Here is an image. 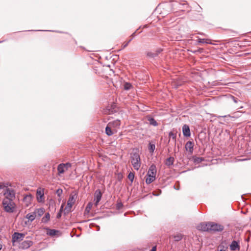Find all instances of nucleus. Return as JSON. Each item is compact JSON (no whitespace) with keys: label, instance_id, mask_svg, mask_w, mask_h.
Here are the masks:
<instances>
[{"label":"nucleus","instance_id":"f257e3e1","mask_svg":"<svg viewBox=\"0 0 251 251\" xmlns=\"http://www.w3.org/2000/svg\"><path fill=\"white\" fill-rule=\"evenodd\" d=\"M130 159L134 168L138 170L141 166V159L138 150H134L131 153Z\"/></svg>","mask_w":251,"mask_h":251},{"label":"nucleus","instance_id":"f03ea898","mask_svg":"<svg viewBox=\"0 0 251 251\" xmlns=\"http://www.w3.org/2000/svg\"><path fill=\"white\" fill-rule=\"evenodd\" d=\"M2 205L4 210L8 213H12L14 211L15 203L11 200L4 198L2 201Z\"/></svg>","mask_w":251,"mask_h":251},{"label":"nucleus","instance_id":"7ed1b4c3","mask_svg":"<svg viewBox=\"0 0 251 251\" xmlns=\"http://www.w3.org/2000/svg\"><path fill=\"white\" fill-rule=\"evenodd\" d=\"M75 201V195H71L68 200L67 206L64 209V214H67L71 211L73 204Z\"/></svg>","mask_w":251,"mask_h":251},{"label":"nucleus","instance_id":"20e7f679","mask_svg":"<svg viewBox=\"0 0 251 251\" xmlns=\"http://www.w3.org/2000/svg\"><path fill=\"white\" fill-rule=\"evenodd\" d=\"M223 229V226L213 222H209V231H222Z\"/></svg>","mask_w":251,"mask_h":251},{"label":"nucleus","instance_id":"39448f33","mask_svg":"<svg viewBox=\"0 0 251 251\" xmlns=\"http://www.w3.org/2000/svg\"><path fill=\"white\" fill-rule=\"evenodd\" d=\"M4 195L5 196L4 198H7L9 200H11L12 201H13V199L15 197L14 190L9 189V188L6 189V191L4 192Z\"/></svg>","mask_w":251,"mask_h":251},{"label":"nucleus","instance_id":"423d86ee","mask_svg":"<svg viewBox=\"0 0 251 251\" xmlns=\"http://www.w3.org/2000/svg\"><path fill=\"white\" fill-rule=\"evenodd\" d=\"M110 127H111L113 130L116 132L117 129L120 127L121 125V122L119 120H116L112 122H110L108 123Z\"/></svg>","mask_w":251,"mask_h":251},{"label":"nucleus","instance_id":"0eeeda50","mask_svg":"<svg viewBox=\"0 0 251 251\" xmlns=\"http://www.w3.org/2000/svg\"><path fill=\"white\" fill-rule=\"evenodd\" d=\"M25 236L24 233L15 232L12 235V242L22 241Z\"/></svg>","mask_w":251,"mask_h":251},{"label":"nucleus","instance_id":"6e6552de","mask_svg":"<svg viewBox=\"0 0 251 251\" xmlns=\"http://www.w3.org/2000/svg\"><path fill=\"white\" fill-rule=\"evenodd\" d=\"M102 197V193L100 190L97 189L94 193V201H95V204L97 206L99 202L101 200Z\"/></svg>","mask_w":251,"mask_h":251},{"label":"nucleus","instance_id":"1a4fd4ad","mask_svg":"<svg viewBox=\"0 0 251 251\" xmlns=\"http://www.w3.org/2000/svg\"><path fill=\"white\" fill-rule=\"evenodd\" d=\"M197 228L199 230H202L204 231H209V222L208 223H201L200 224Z\"/></svg>","mask_w":251,"mask_h":251},{"label":"nucleus","instance_id":"9d476101","mask_svg":"<svg viewBox=\"0 0 251 251\" xmlns=\"http://www.w3.org/2000/svg\"><path fill=\"white\" fill-rule=\"evenodd\" d=\"M33 244L32 241L30 240H25L22 242L20 245V248L23 250H25L29 248Z\"/></svg>","mask_w":251,"mask_h":251},{"label":"nucleus","instance_id":"9b49d317","mask_svg":"<svg viewBox=\"0 0 251 251\" xmlns=\"http://www.w3.org/2000/svg\"><path fill=\"white\" fill-rule=\"evenodd\" d=\"M156 174V166L154 164H152L149 168L147 176H152L155 177Z\"/></svg>","mask_w":251,"mask_h":251},{"label":"nucleus","instance_id":"f8f14e48","mask_svg":"<svg viewBox=\"0 0 251 251\" xmlns=\"http://www.w3.org/2000/svg\"><path fill=\"white\" fill-rule=\"evenodd\" d=\"M229 247H230V249L231 251H239L240 249V247L239 245V242L238 241L233 240L232 241L231 243L230 244Z\"/></svg>","mask_w":251,"mask_h":251},{"label":"nucleus","instance_id":"ddd939ff","mask_svg":"<svg viewBox=\"0 0 251 251\" xmlns=\"http://www.w3.org/2000/svg\"><path fill=\"white\" fill-rule=\"evenodd\" d=\"M185 148L187 151L192 154L194 150V143L190 141H188L185 144Z\"/></svg>","mask_w":251,"mask_h":251},{"label":"nucleus","instance_id":"4468645a","mask_svg":"<svg viewBox=\"0 0 251 251\" xmlns=\"http://www.w3.org/2000/svg\"><path fill=\"white\" fill-rule=\"evenodd\" d=\"M162 51V49H158L155 52H148L147 53V55L148 57L151 58H155L157 57L159 54Z\"/></svg>","mask_w":251,"mask_h":251},{"label":"nucleus","instance_id":"2eb2a0df","mask_svg":"<svg viewBox=\"0 0 251 251\" xmlns=\"http://www.w3.org/2000/svg\"><path fill=\"white\" fill-rule=\"evenodd\" d=\"M182 132L183 135L185 137H190V131L189 126L187 125H184L182 126Z\"/></svg>","mask_w":251,"mask_h":251},{"label":"nucleus","instance_id":"dca6fc26","mask_svg":"<svg viewBox=\"0 0 251 251\" xmlns=\"http://www.w3.org/2000/svg\"><path fill=\"white\" fill-rule=\"evenodd\" d=\"M116 132L113 130V129L110 127L108 124L107 125V126L105 127V133L108 136H111Z\"/></svg>","mask_w":251,"mask_h":251},{"label":"nucleus","instance_id":"f3484780","mask_svg":"<svg viewBox=\"0 0 251 251\" xmlns=\"http://www.w3.org/2000/svg\"><path fill=\"white\" fill-rule=\"evenodd\" d=\"M44 212H45V209L44 208H37L34 212V213H35V215H36V214H37L39 217H41L43 215Z\"/></svg>","mask_w":251,"mask_h":251},{"label":"nucleus","instance_id":"a211bd4d","mask_svg":"<svg viewBox=\"0 0 251 251\" xmlns=\"http://www.w3.org/2000/svg\"><path fill=\"white\" fill-rule=\"evenodd\" d=\"M175 159L173 157H170L168 158L165 161V164L168 167L173 165Z\"/></svg>","mask_w":251,"mask_h":251},{"label":"nucleus","instance_id":"6ab92c4d","mask_svg":"<svg viewBox=\"0 0 251 251\" xmlns=\"http://www.w3.org/2000/svg\"><path fill=\"white\" fill-rule=\"evenodd\" d=\"M148 120L149 122V124L151 125H152L154 126H158V123L153 118L150 117L148 119Z\"/></svg>","mask_w":251,"mask_h":251},{"label":"nucleus","instance_id":"aec40b11","mask_svg":"<svg viewBox=\"0 0 251 251\" xmlns=\"http://www.w3.org/2000/svg\"><path fill=\"white\" fill-rule=\"evenodd\" d=\"M26 218L28 219L30 222H32L36 218V215L33 212L32 214L28 213L26 215Z\"/></svg>","mask_w":251,"mask_h":251},{"label":"nucleus","instance_id":"412c9836","mask_svg":"<svg viewBox=\"0 0 251 251\" xmlns=\"http://www.w3.org/2000/svg\"><path fill=\"white\" fill-rule=\"evenodd\" d=\"M64 165L63 164H59L57 167V170L59 174H63L64 173Z\"/></svg>","mask_w":251,"mask_h":251},{"label":"nucleus","instance_id":"4be33fe9","mask_svg":"<svg viewBox=\"0 0 251 251\" xmlns=\"http://www.w3.org/2000/svg\"><path fill=\"white\" fill-rule=\"evenodd\" d=\"M50 219V215L49 213H47L45 214V216L42 218V222L44 223H47Z\"/></svg>","mask_w":251,"mask_h":251},{"label":"nucleus","instance_id":"5701e85b","mask_svg":"<svg viewBox=\"0 0 251 251\" xmlns=\"http://www.w3.org/2000/svg\"><path fill=\"white\" fill-rule=\"evenodd\" d=\"M155 179V177H153L152 176H147V178L146 179V182L147 184H150Z\"/></svg>","mask_w":251,"mask_h":251},{"label":"nucleus","instance_id":"b1692460","mask_svg":"<svg viewBox=\"0 0 251 251\" xmlns=\"http://www.w3.org/2000/svg\"><path fill=\"white\" fill-rule=\"evenodd\" d=\"M57 232H58V230L49 229L47 234L50 236H54L57 234Z\"/></svg>","mask_w":251,"mask_h":251},{"label":"nucleus","instance_id":"393cba45","mask_svg":"<svg viewBox=\"0 0 251 251\" xmlns=\"http://www.w3.org/2000/svg\"><path fill=\"white\" fill-rule=\"evenodd\" d=\"M92 206H93V204H92V202H89V203L87 204V206H86V208H85V213H89V212H90V210H91V208H92Z\"/></svg>","mask_w":251,"mask_h":251},{"label":"nucleus","instance_id":"a878e982","mask_svg":"<svg viewBox=\"0 0 251 251\" xmlns=\"http://www.w3.org/2000/svg\"><path fill=\"white\" fill-rule=\"evenodd\" d=\"M155 146L154 144H152L151 143L149 144V150L150 152L151 153H153L155 150Z\"/></svg>","mask_w":251,"mask_h":251},{"label":"nucleus","instance_id":"bb28decb","mask_svg":"<svg viewBox=\"0 0 251 251\" xmlns=\"http://www.w3.org/2000/svg\"><path fill=\"white\" fill-rule=\"evenodd\" d=\"M198 43H206V44H210L211 43L209 41V40H205L204 39H201L198 37Z\"/></svg>","mask_w":251,"mask_h":251},{"label":"nucleus","instance_id":"cd10ccee","mask_svg":"<svg viewBox=\"0 0 251 251\" xmlns=\"http://www.w3.org/2000/svg\"><path fill=\"white\" fill-rule=\"evenodd\" d=\"M203 158H202V157H195L194 158V161L195 163H201V162L203 160Z\"/></svg>","mask_w":251,"mask_h":251},{"label":"nucleus","instance_id":"c85d7f7f","mask_svg":"<svg viewBox=\"0 0 251 251\" xmlns=\"http://www.w3.org/2000/svg\"><path fill=\"white\" fill-rule=\"evenodd\" d=\"M124 89L126 90H129L131 87H132V85L130 84V83L126 82L124 84Z\"/></svg>","mask_w":251,"mask_h":251},{"label":"nucleus","instance_id":"c756f323","mask_svg":"<svg viewBox=\"0 0 251 251\" xmlns=\"http://www.w3.org/2000/svg\"><path fill=\"white\" fill-rule=\"evenodd\" d=\"M44 197V194L42 193L41 191H37V197L38 201H39V198H40L42 199V198Z\"/></svg>","mask_w":251,"mask_h":251},{"label":"nucleus","instance_id":"7c9ffc66","mask_svg":"<svg viewBox=\"0 0 251 251\" xmlns=\"http://www.w3.org/2000/svg\"><path fill=\"white\" fill-rule=\"evenodd\" d=\"M128 178L131 181V183L133 182L134 178V175L133 173L130 172L128 175Z\"/></svg>","mask_w":251,"mask_h":251},{"label":"nucleus","instance_id":"2f4dec72","mask_svg":"<svg viewBox=\"0 0 251 251\" xmlns=\"http://www.w3.org/2000/svg\"><path fill=\"white\" fill-rule=\"evenodd\" d=\"M174 238L175 241H179L182 239V236L181 234L176 235L174 236Z\"/></svg>","mask_w":251,"mask_h":251},{"label":"nucleus","instance_id":"473e14b6","mask_svg":"<svg viewBox=\"0 0 251 251\" xmlns=\"http://www.w3.org/2000/svg\"><path fill=\"white\" fill-rule=\"evenodd\" d=\"M115 111V110H111L109 106H108L106 109V113L107 114H111L113 113V112Z\"/></svg>","mask_w":251,"mask_h":251},{"label":"nucleus","instance_id":"72a5a7b5","mask_svg":"<svg viewBox=\"0 0 251 251\" xmlns=\"http://www.w3.org/2000/svg\"><path fill=\"white\" fill-rule=\"evenodd\" d=\"M169 136L170 138H172L173 139H176V134L173 132H170L169 133Z\"/></svg>","mask_w":251,"mask_h":251},{"label":"nucleus","instance_id":"f704fd0d","mask_svg":"<svg viewBox=\"0 0 251 251\" xmlns=\"http://www.w3.org/2000/svg\"><path fill=\"white\" fill-rule=\"evenodd\" d=\"M123 206V204L121 202H118L116 204L117 209L118 210L121 209Z\"/></svg>","mask_w":251,"mask_h":251},{"label":"nucleus","instance_id":"c9c22d12","mask_svg":"<svg viewBox=\"0 0 251 251\" xmlns=\"http://www.w3.org/2000/svg\"><path fill=\"white\" fill-rule=\"evenodd\" d=\"M203 51V49L199 48V49L195 50H192V52L194 53H197V52L201 53Z\"/></svg>","mask_w":251,"mask_h":251},{"label":"nucleus","instance_id":"e433bc0d","mask_svg":"<svg viewBox=\"0 0 251 251\" xmlns=\"http://www.w3.org/2000/svg\"><path fill=\"white\" fill-rule=\"evenodd\" d=\"M62 192H63V191L62 189H58L56 191V194L59 197H60L61 195H62Z\"/></svg>","mask_w":251,"mask_h":251},{"label":"nucleus","instance_id":"4c0bfd02","mask_svg":"<svg viewBox=\"0 0 251 251\" xmlns=\"http://www.w3.org/2000/svg\"><path fill=\"white\" fill-rule=\"evenodd\" d=\"M132 40V39H130L129 40H128L127 42L126 43H125L123 45H122V48L123 49H124L126 47L128 44L131 42V41Z\"/></svg>","mask_w":251,"mask_h":251},{"label":"nucleus","instance_id":"58836bf2","mask_svg":"<svg viewBox=\"0 0 251 251\" xmlns=\"http://www.w3.org/2000/svg\"><path fill=\"white\" fill-rule=\"evenodd\" d=\"M230 97H231V99L233 100V101L235 103H237L238 101H239V100L237 98H236L233 96H231Z\"/></svg>","mask_w":251,"mask_h":251},{"label":"nucleus","instance_id":"ea45409f","mask_svg":"<svg viewBox=\"0 0 251 251\" xmlns=\"http://www.w3.org/2000/svg\"><path fill=\"white\" fill-rule=\"evenodd\" d=\"M64 165V167L68 169L69 168L71 167V164L70 163H66L65 164H63Z\"/></svg>","mask_w":251,"mask_h":251},{"label":"nucleus","instance_id":"a19ab883","mask_svg":"<svg viewBox=\"0 0 251 251\" xmlns=\"http://www.w3.org/2000/svg\"><path fill=\"white\" fill-rule=\"evenodd\" d=\"M62 212L61 211H59V212L57 213L56 218H60L61 217Z\"/></svg>","mask_w":251,"mask_h":251},{"label":"nucleus","instance_id":"79ce46f5","mask_svg":"<svg viewBox=\"0 0 251 251\" xmlns=\"http://www.w3.org/2000/svg\"><path fill=\"white\" fill-rule=\"evenodd\" d=\"M25 199L30 201L31 199V196L30 195H27L25 197Z\"/></svg>","mask_w":251,"mask_h":251},{"label":"nucleus","instance_id":"37998d69","mask_svg":"<svg viewBox=\"0 0 251 251\" xmlns=\"http://www.w3.org/2000/svg\"><path fill=\"white\" fill-rule=\"evenodd\" d=\"M5 187V185L3 184H0V189H3Z\"/></svg>","mask_w":251,"mask_h":251},{"label":"nucleus","instance_id":"c03bdc74","mask_svg":"<svg viewBox=\"0 0 251 251\" xmlns=\"http://www.w3.org/2000/svg\"><path fill=\"white\" fill-rule=\"evenodd\" d=\"M156 251V246H154L152 247L151 251Z\"/></svg>","mask_w":251,"mask_h":251},{"label":"nucleus","instance_id":"a18cd8bd","mask_svg":"<svg viewBox=\"0 0 251 251\" xmlns=\"http://www.w3.org/2000/svg\"><path fill=\"white\" fill-rule=\"evenodd\" d=\"M63 207H64V205H63V204H62L61 206V207H60V210L59 211H61V212H62V210L63 209Z\"/></svg>","mask_w":251,"mask_h":251},{"label":"nucleus","instance_id":"49530a36","mask_svg":"<svg viewBox=\"0 0 251 251\" xmlns=\"http://www.w3.org/2000/svg\"><path fill=\"white\" fill-rule=\"evenodd\" d=\"M174 188L175 189L177 190H179V186L178 185L177 187H176V185H174Z\"/></svg>","mask_w":251,"mask_h":251},{"label":"nucleus","instance_id":"de8ad7c7","mask_svg":"<svg viewBox=\"0 0 251 251\" xmlns=\"http://www.w3.org/2000/svg\"><path fill=\"white\" fill-rule=\"evenodd\" d=\"M180 5V6H183V7L186 6V4L185 3H182V4H179Z\"/></svg>","mask_w":251,"mask_h":251},{"label":"nucleus","instance_id":"09e8293b","mask_svg":"<svg viewBox=\"0 0 251 251\" xmlns=\"http://www.w3.org/2000/svg\"><path fill=\"white\" fill-rule=\"evenodd\" d=\"M198 34H200V35H204V36L205 35V34L204 33H203L198 32Z\"/></svg>","mask_w":251,"mask_h":251},{"label":"nucleus","instance_id":"8fccbe9b","mask_svg":"<svg viewBox=\"0 0 251 251\" xmlns=\"http://www.w3.org/2000/svg\"><path fill=\"white\" fill-rule=\"evenodd\" d=\"M2 245L1 244H0V251L2 249Z\"/></svg>","mask_w":251,"mask_h":251},{"label":"nucleus","instance_id":"3c124183","mask_svg":"<svg viewBox=\"0 0 251 251\" xmlns=\"http://www.w3.org/2000/svg\"><path fill=\"white\" fill-rule=\"evenodd\" d=\"M227 116H218V117H226Z\"/></svg>","mask_w":251,"mask_h":251},{"label":"nucleus","instance_id":"603ef678","mask_svg":"<svg viewBox=\"0 0 251 251\" xmlns=\"http://www.w3.org/2000/svg\"><path fill=\"white\" fill-rule=\"evenodd\" d=\"M226 251L224 249H220L219 251Z\"/></svg>","mask_w":251,"mask_h":251},{"label":"nucleus","instance_id":"864d4df0","mask_svg":"<svg viewBox=\"0 0 251 251\" xmlns=\"http://www.w3.org/2000/svg\"><path fill=\"white\" fill-rule=\"evenodd\" d=\"M135 32H134V33L131 35V36H132V37H134V35H135Z\"/></svg>","mask_w":251,"mask_h":251},{"label":"nucleus","instance_id":"5fc2aeb1","mask_svg":"<svg viewBox=\"0 0 251 251\" xmlns=\"http://www.w3.org/2000/svg\"><path fill=\"white\" fill-rule=\"evenodd\" d=\"M114 106H115V105H111V108H112V109H114Z\"/></svg>","mask_w":251,"mask_h":251},{"label":"nucleus","instance_id":"6e6d98bb","mask_svg":"<svg viewBox=\"0 0 251 251\" xmlns=\"http://www.w3.org/2000/svg\"><path fill=\"white\" fill-rule=\"evenodd\" d=\"M153 195H154V196H158V194H153Z\"/></svg>","mask_w":251,"mask_h":251},{"label":"nucleus","instance_id":"4d7b16f0","mask_svg":"<svg viewBox=\"0 0 251 251\" xmlns=\"http://www.w3.org/2000/svg\"><path fill=\"white\" fill-rule=\"evenodd\" d=\"M50 31H52V32H53L54 31L53 30H49Z\"/></svg>","mask_w":251,"mask_h":251}]
</instances>
